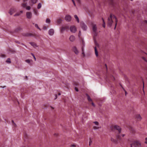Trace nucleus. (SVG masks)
<instances>
[{
    "mask_svg": "<svg viewBox=\"0 0 147 147\" xmlns=\"http://www.w3.org/2000/svg\"><path fill=\"white\" fill-rule=\"evenodd\" d=\"M43 29L44 30H46L47 29V28H46V26H44L43 27Z\"/></svg>",
    "mask_w": 147,
    "mask_h": 147,
    "instance_id": "41",
    "label": "nucleus"
},
{
    "mask_svg": "<svg viewBox=\"0 0 147 147\" xmlns=\"http://www.w3.org/2000/svg\"><path fill=\"white\" fill-rule=\"evenodd\" d=\"M28 0H23V1L24 2H25V1H27Z\"/></svg>",
    "mask_w": 147,
    "mask_h": 147,
    "instance_id": "53",
    "label": "nucleus"
},
{
    "mask_svg": "<svg viewBox=\"0 0 147 147\" xmlns=\"http://www.w3.org/2000/svg\"><path fill=\"white\" fill-rule=\"evenodd\" d=\"M5 87V86H4V87H3V88H4V87Z\"/></svg>",
    "mask_w": 147,
    "mask_h": 147,
    "instance_id": "64",
    "label": "nucleus"
},
{
    "mask_svg": "<svg viewBox=\"0 0 147 147\" xmlns=\"http://www.w3.org/2000/svg\"><path fill=\"white\" fill-rule=\"evenodd\" d=\"M81 34V31H80L79 32V36H80Z\"/></svg>",
    "mask_w": 147,
    "mask_h": 147,
    "instance_id": "43",
    "label": "nucleus"
},
{
    "mask_svg": "<svg viewBox=\"0 0 147 147\" xmlns=\"http://www.w3.org/2000/svg\"><path fill=\"white\" fill-rule=\"evenodd\" d=\"M31 55H32L33 56V57L34 59V60L35 61H36V58L35 56L33 54V53H31Z\"/></svg>",
    "mask_w": 147,
    "mask_h": 147,
    "instance_id": "36",
    "label": "nucleus"
},
{
    "mask_svg": "<svg viewBox=\"0 0 147 147\" xmlns=\"http://www.w3.org/2000/svg\"><path fill=\"white\" fill-rule=\"evenodd\" d=\"M72 49L73 51L74 52V53L76 54L77 55L79 53V51H78V50L77 49V48L76 47H73L72 48Z\"/></svg>",
    "mask_w": 147,
    "mask_h": 147,
    "instance_id": "11",
    "label": "nucleus"
},
{
    "mask_svg": "<svg viewBox=\"0 0 147 147\" xmlns=\"http://www.w3.org/2000/svg\"><path fill=\"white\" fill-rule=\"evenodd\" d=\"M145 143L147 144V141H146V142H145Z\"/></svg>",
    "mask_w": 147,
    "mask_h": 147,
    "instance_id": "61",
    "label": "nucleus"
},
{
    "mask_svg": "<svg viewBox=\"0 0 147 147\" xmlns=\"http://www.w3.org/2000/svg\"><path fill=\"white\" fill-rule=\"evenodd\" d=\"M71 146H72V147H75L76 145L74 144H73L72 145H71Z\"/></svg>",
    "mask_w": 147,
    "mask_h": 147,
    "instance_id": "49",
    "label": "nucleus"
},
{
    "mask_svg": "<svg viewBox=\"0 0 147 147\" xmlns=\"http://www.w3.org/2000/svg\"><path fill=\"white\" fill-rule=\"evenodd\" d=\"M14 125H15V126H16V124L14 123H13Z\"/></svg>",
    "mask_w": 147,
    "mask_h": 147,
    "instance_id": "56",
    "label": "nucleus"
},
{
    "mask_svg": "<svg viewBox=\"0 0 147 147\" xmlns=\"http://www.w3.org/2000/svg\"><path fill=\"white\" fill-rule=\"evenodd\" d=\"M142 58L145 62L146 63H144L146 66L147 65V60L146 59V58L144 57H142Z\"/></svg>",
    "mask_w": 147,
    "mask_h": 147,
    "instance_id": "21",
    "label": "nucleus"
},
{
    "mask_svg": "<svg viewBox=\"0 0 147 147\" xmlns=\"http://www.w3.org/2000/svg\"><path fill=\"white\" fill-rule=\"evenodd\" d=\"M80 26L83 30H86L87 29V27L84 23H81L80 24Z\"/></svg>",
    "mask_w": 147,
    "mask_h": 147,
    "instance_id": "5",
    "label": "nucleus"
},
{
    "mask_svg": "<svg viewBox=\"0 0 147 147\" xmlns=\"http://www.w3.org/2000/svg\"><path fill=\"white\" fill-rule=\"evenodd\" d=\"M75 90L77 92H78V89L76 88H75Z\"/></svg>",
    "mask_w": 147,
    "mask_h": 147,
    "instance_id": "44",
    "label": "nucleus"
},
{
    "mask_svg": "<svg viewBox=\"0 0 147 147\" xmlns=\"http://www.w3.org/2000/svg\"><path fill=\"white\" fill-rule=\"evenodd\" d=\"M70 30L72 33H75L77 31V29L75 26H70Z\"/></svg>",
    "mask_w": 147,
    "mask_h": 147,
    "instance_id": "4",
    "label": "nucleus"
},
{
    "mask_svg": "<svg viewBox=\"0 0 147 147\" xmlns=\"http://www.w3.org/2000/svg\"><path fill=\"white\" fill-rule=\"evenodd\" d=\"M145 22L147 24V21L146 20H145Z\"/></svg>",
    "mask_w": 147,
    "mask_h": 147,
    "instance_id": "59",
    "label": "nucleus"
},
{
    "mask_svg": "<svg viewBox=\"0 0 147 147\" xmlns=\"http://www.w3.org/2000/svg\"><path fill=\"white\" fill-rule=\"evenodd\" d=\"M21 30V28L20 27L17 28L15 29V31L18 32L20 30Z\"/></svg>",
    "mask_w": 147,
    "mask_h": 147,
    "instance_id": "28",
    "label": "nucleus"
},
{
    "mask_svg": "<svg viewBox=\"0 0 147 147\" xmlns=\"http://www.w3.org/2000/svg\"><path fill=\"white\" fill-rule=\"evenodd\" d=\"M54 32V30L53 29H50L49 31V35L52 36L53 35Z\"/></svg>",
    "mask_w": 147,
    "mask_h": 147,
    "instance_id": "12",
    "label": "nucleus"
},
{
    "mask_svg": "<svg viewBox=\"0 0 147 147\" xmlns=\"http://www.w3.org/2000/svg\"><path fill=\"white\" fill-rule=\"evenodd\" d=\"M147 141V138H146L145 139Z\"/></svg>",
    "mask_w": 147,
    "mask_h": 147,
    "instance_id": "58",
    "label": "nucleus"
},
{
    "mask_svg": "<svg viewBox=\"0 0 147 147\" xmlns=\"http://www.w3.org/2000/svg\"><path fill=\"white\" fill-rule=\"evenodd\" d=\"M30 43L31 45L32 46L34 47H37V46L36 44L34 42H30Z\"/></svg>",
    "mask_w": 147,
    "mask_h": 147,
    "instance_id": "18",
    "label": "nucleus"
},
{
    "mask_svg": "<svg viewBox=\"0 0 147 147\" xmlns=\"http://www.w3.org/2000/svg\"><path fill=\"white\" fill-rule=\"evenodd\" d=\"M22 6L23 8L25 7L26 6V3H23L22 4Z\"/></svg>",
    "mask_w": 147,
    "mask_h": 147,
    "instance_id": "29",
    "label": "nucleus"
},
{
    "mask_svg": "<svg viewBox=\"0 0 147 147\" xmlns=\"http://www.w3.org/2000/svg\"><path fill=\"white\" fill-rule=\"evenodd\" d=\"M75 18L76 19V20L77 22L78 23H79L80 21L79 20V18L77 15H75L74 16Z\"/></svg>",
    "mask_w": 147,
    "mask_h": 147,
    "instance_id": "20",
    "label": "nucleus"
},
{
    "mask_svg": "<svg viewBox=\"0 0 147 147\" xmlns=\"http://www.w3.org/2000/svg\"><path fill=\"white\" fill-rule=\"evenodd\" d=\"M94 123L96 125H98V122L97 121H94Z\"/></svg>",
    "mask_w": 147,
    "mask_h": 147,
    "instance_id": "37",
    "label": "nucleus"
},
{
    "mask_svg": "<svg viewBox=\"0 0 147 147\" xmlns=\"http://www.w3.org/2000/svg\"><path fill=\"white\" fill-rule=\"evenodd\" d=\"M92 30L94 32L96 33L97 30V26L96 25L93 23L92 24Z\"/></svg>",
    "mask_w": 147,
    "mask_h": 147,
    "instance_id": "3",
    "label": "nucleus"
},
{
    "mask_svg": "<svg viewBox=\"0 0 147 147\" xmlns=\"http://www.w3.org/2000/svg\"><path fill=\"white\" fill-rule=\"evenodd\" d=\"M15 12V9H14L12 8L10 9L9 13L11 15H12Z\"/></svg>",
    "mask_w": 147,
    "mask_h": 147,
    "instance_id": "15",
    "label": "nucleus"
},
{
    "mask_svg": "<svg viewBox=\"0 0 147 147\" xmlns=\"http://www.w3.org/2000/svg\"><path fill=\"white\" fill-rule=\"evenodd\" d=\"M65 20L67 22H70L71 19V16L69 15L66 16L65 17Z\"/></svg>",
    "mask_w": 147,
    "mask_h": 147,
    "instance_id": "8",
    "label": "nucleus"
},
{
    "mask_svg": "<svg viewBox=\"0 0 147 147\" xmlns=\"http://www.w3.org/2000/svg\"><path fill=\"white\" fill-rule=\"evenodd\" d=\"M84 48H83V47H82V52L84 51Z\"/></svg>",
    "mask_w": 147,
    "mask_h": 147,
    "instance_id": "52",
    "label": "nucleus"
},
{
    "mask_svg": "<svg viewBox=\"0 0 147 147\" xmlns=\"http://www.w3.org/2000/svg\"><path fill=\"white\" fill-rule=\"evenodd\" d=\"M69 29V27L68 26H65L61 28V31L62 32H63L65 30L67 29Z\"/></svg>",
    "mask_w": 147,
    "mask_h": 147,
    "instance_id": "10",
    "label": "nucleus"
},
{
    "mask_svg": "<svg viewBox=\"0 0 147 147\" xmlns=\"http://www.w3.org/2000/svg\"><path fill=\"white\" fill-rule=\"evenodd\" d=\"M15 42L16 43H18V44H20V42H19L18 41L16 40V41H15Z\"/></svg>",
    "mask_w": 147,
    "mask_h": 147,
    "instance_id": "39",
    "label": "nucleus"
},
{
    "mask_svg": "<svg viewBox=\"0 0 147 147\" xmlns=\"http://www.w3.org/2000/svg\"><path fill=\"white\" fill-rule=\"evenodd\" d=\"M107 24L108 26L111 27L112 26V24L113 22L112 19L111 18L109 17L108 19Z\"/></svg>",
    "mask_w": 147,
    "mask_h": 147,
    "instance_id": "2",
    "label": "nucleus"
},
{
    "mask_svg": "<svg viewBox=\"0 0 147 147\" xmlns=\"http://www.w3.org/2000/svg\"><path fill=\"white\" fill-rule=\"evenodd\" d=\"M12 122L14 123V121L13 120H12Z\"/></svg>",
    "mask_w": 147,
    "mask_h": 147,
    "instance_id": "55",
    "label": "nucleus"
},
{
    "mask_svg": "<svg viewBox=\"0 0 147 147\" xmlns=\"http://www.w3.org/2000/svg\"><path fill=\"white\" fill-rule=\"evenodd\" d=\"M41 6H42V5H41V3H39L38 4V5L37 6V8L38 9H40L41 7Z\"/></svg>",
    "mask_w": 147,
    "mask_h": 147,
    "instance_id": "26",
    "label": "nucleus"
},
{
    "mask_svg": "<svg viewBox=\"0 0 147 147\" xmlns=\"http://www.w3.org/2000/svg\"><path fill=\"white\" fill-rule=\"evenodd\" d=\"M30 35V34H26L25 35V36H29Z\"/></svg>",
    "mask_w": 147,
    "mask_h": 147,
    "instance_id": "45",
    "label": "nucleus"
},
{
    "mask_svg": "<svg viewBox=\"0 0 147 147\" xmlns=\"http://www.w3.org/2000/svg\"><path fill=\"white\" fill-rule=\"evenodd\" d=\"M94 129H98V127H96V126H94Z\"/></svg>",
    "mask_w": 147,
    "mask_h": 147,
    "instance_id": "38",
    "label": "nucleus"
},
{
    "mask_svg": "<svg viewBox=\"0 0 147 147\" xmlns=\"http://www.w3.org/2000/svg\"><path fill=\"white\" fill-rule=\"evenodd\" d=\"M23 12L22 11H20L19 12H17L16 14L14 15V16H18L20 15L21 13H22Z\"/></svg>",
    "mask_w": 147,
    "mask_h": 147,
    "instance_id": "16",
    "label": "nucleus"
},
{
    "mask_svg": "<svg viewBox=\"0 0 147 147\" xmlns=\"http://www.w3.org/2000/svg\"><path fill=\"white\" fill-rule=\"evenodd\" d=\"M62 20L61 19H59L57 20V22L59 24H60L61 23Z\"/></svg>",
    "mask_w": 147,
    "mask_h": 147,
    "instance_id": "32",
    "label": "nucleus"
},
{
    "mask_svg": "<svg viewBox=\"0 0 147 147\" xmlns=\"http://www.w3.org/2000/svg\"><path fill=\"white\" fill-rule=\"evenodd\" d=\"M92 102L91 104H92V105L93 106H94V107L95 106V105H94V103L93 102Z\"/></svg>",
    "mask_w": 147,
    "mask_h": 147,
    "instance_id": "42",
    "label": "nucleus"
},
{
    "mask_svg": "<svg viewBox=\"0 0 147 147\" xmlns=\"http://www.w3.org/2000/svg\"><path fill=\"white\" fill-rule=\"evenodd\" d=\"M6 62L8 63H11V61L10 59L9 58H8L6 61Z\"/></svg>",
    "mask_w": 147,
    "mask_h": 147,
    "instance_id": "24",
    "label": "nucleus"
},
{
    "mask_svg": "<svg viewBox=\"0 0 147 147\" xmlns=\"http://www.w3.org/2000/svg\"><path fill=\"white\" fill-rule=\"evenodd\" d=\"M105 65L106 68H107V65L106 64Z\"/></svg>",
    "mask_w": 147,
    "mask_h": 147,
    "instance_id": "63",
    "label": "nucleus"
},
{
    "mask_svg": "<svg viewBox=\"0 0 147 147\" xmlns=\"http://www.w3.org/2000/svg\"><path fill=\"white\" fill-rule=\"evenodd\" d=\"M111 140L112 142H114L115 143H116L117 142V140L113 138H111Z\"/></svg>",
    "mask_w": 147,
    "mask_h": 147,
    "instance_id": "27",
    "label": "nucleus"
},
{
    "mask_svg": "<svg viewBox=\"0 0 147 147\" xmlns=\"http://www.w3.org/2000/svg\"><path fill=\"white\" fill-rule=\"evenodd\" d=\"M82 54L83 55L84 57L85 56V54H84V51L82 52Z\"/></svg>",
    "mask_w": 147,
    "mask_h": 147,
    "instance_id": "48",
    "label": "nucleus"
},
{
    "mask_svg": "<svg viewBox=\"0 0 147 147\" xmlns=\"http://www.w3.org/2000/svg\"><path fill=\"white\" fill-rule=\"evenodd\" d=\"M38 0H31V2L32 3V5L36 3Z\"/></svg>",
    "mask_w": 147,
    "mask_h": 147,
    "instance_id": "22",
    "label": "nucleus"
},
{
    "mask_svg": "<svg viewBox=\"0 0 147 147\" xmlns=\"http://www.w3.org/2000/svg\"><path fill=\"white\" fill-rule=\"evenodd\" d=\"M114 128L115 129L117 130L119 132V134L121 133V129L120 127L117 125H115L114 126Z\"/></svg>",
    "mask_w": 147,
    "mask_h": 147,
    "instance_id": "6",
    "label": "nucleus"
},
{
    "mask_svg": "<svg viewBox=\"0 0 147 147\" xmlns=\"http://www.w3.org/2000/svg\"><path fill=\"white\" fill-rule=\"evenodd\" d=\"M143 90H144V82H143ZM143 92H144V90H143Z\"/></svg>",
    "mask_w": 147,
    "mask_h": 147,
    "instance_id": "46",
    "label": "nucleus"
},
{
    "mask_svg": "<svg viewBox=\"0 0 147 147\" xmlns=\"http://www.w3.org/2000/svg\"><path fill=\"white\" fill-rule=\"evenodd\" d=\"M115 19V28H114V29H115V28H116V26H117V22H118V20H117V18H116Z\"/></svg>",
    "mask_w": 147,
    "mask_h": 147,
    "instance_id": "30",
    "label": "nucleus"
},
{
    "mask_svg": "<svg viewBox=\"0 0 147 147\" xmlns=\"http://www.w3.org/2000/svg\"><path fill=\"white\" fill-rule=\"evenodd\" d=\"M102 20L103 21V26L104 28H105V22L104 20V19H103V18H102Z\"/></svg>",
    "mask_w": 147,
    "mask_h": 147,
    "instance_id": "31",
    "label": "nucleus"
},
{
    "mask_svg": "<svg viewBox=\"0 0 147 147\" xmlns=\"http://www.w3.org/2000/svg\"><path fill=\"white\" fill-rule=\"evenodd\" d=\"M46 22L47 23L49 24L50 22V20L49 18H47L46 20Z\"/></svg>",
    "mask_w": 147,
    "mask_h": 147,
    "instance_id": "25",
    "label": "nucleus"
},
{
    "mask_svg": "<svg viewBox=\"0 0 147 147\" xmlns=\"http://www.w3.org/2000/svg\"><path fill=\"white\" fill-rule=\"evenodd\" d=\"M86 95L87 97V98L89 102H92V99L90 98V96L87 94H86Z\"/></svg>",
    "mask_w": 147,
    "mask_h": 147,
    "instance_id": "17",
    "label": "nucleus"
},
{
    "mask_svg": "<svg viewBox=\"0 0 147 147\" xmlns=\"http://www.w3.org/2000/svg\"><path fill=\"white\" fill-rule=\"evenodd\" d=\"M127 94V93L125 91V95H126Z\"/></svg>",
    "mask_w": 147,
    "mask_h": 147,
    "instance_id": "57",
    "label": "nucleus"
},
{
    "mask_svg": "<svg viewBox=\"0 0 147 147\" xmlns=\"http://www.w3.org/2000/svg\"><path fill=\"white\" fill-rule=\"evenodd\" d=\"M26 61L27 63H30V60L29 59H27V60H26Z\"/></svg>",
    "mask_w": 147,
    "mask_h": 147,
    "instance_id": "35",
    "label": "nucleus"
},
{
    "mask_svg": "<svg viewBox=\"0 0 147 147\" xmlns=\"http://www.w3.org/2000/svg\"><path fill=\"white\" fill-rule=\"evenodd\" d=\"M125 134H122L120 135L119 134H117L116 136V137L117 139L120 141H121L122 140V137H123L125 136Z\"/></svg>",
    "mask_w": 147,
    "mask_h": 147,
    "instance_id": "7",
    "label": "nucleus"
},
{
    "mask_svg": "<svg viewBox=\"0 0 147 147\" xmlns=\"http://www.w3.org/2000/svg\"><path fill=\"white\" fill-rule=\"evenodd\" d=\"M35 26L38 29H39V30H40V29L38 27V25L37 24H35Z\"/></svg>",
    "mask_w": 147,
    "mask_h": 147,
    "instance_id": "34",
    "label": "nucleus"
},
{
    "mask_svg": "<svg viewBox=\"0 0 147 147\" xmlns=\"http://www.w3.org/2000/svg\"><path fill=\"white\" fill-rule=\"evenodd\" d=\"M94 51L96 56L98 57V53L96 47H94Z\"/></svg>",
    "mask_w": 147,
    "mask_h": 147,
    "instance_id": "19",
    "label": "nucleus"
},
{
    "mask_svg": "<svg viewBox=\"0 0 147 147\" xmlns=\"http://www.w3.org/2000/svg\"><path fill=\"white\" fill-rule=\"evenodd\" d=\"M1 56L3 57H5V55H2Z\"/></svg>",
    "mask_w": 147,
    "mask_h": 147,
    "instance_id": "50",
    "label": "nucleus"
},
{
    "mask_svg": "<svg viewBox=\"0 0 147 147\" xmlns=\"http://www.w3.org/2000/svg\"><path fill=\"white\" fill-rule=\"evenodd\" d=\"M31 7L30 6H27L26 7V9L28 10H29L30 9Z\"/></svg>",
    "mask_w": 147,
    "mask_h": 147,
    "instance_id": "33",
    "label": "nucleus"
},
{
    "mask_svg": "<svg viewBox=\"0 0 147 147\" xmlns=\"http://www.w3.org/2000/svg\"><path fill=\"white\" fill-rule=\"evenodd\" d=\"M141 145V143L139 141H134L133 143L131 144V147L133 146L135 147H140Z\"/></svg>",
    "mask_w": 147,
    "mask_h": 147,
    "instance_id": "1",
    "label": "nucleus"
},
{
    "mask_svg": "<svg viewBox=\"0 0 147 147\" xmlns=\"http://www.w3.org/2000/svg\"><path fill=\"white\" fill-rule=\"evenodd\" d=\"M72 1L73 2V3L74 4V6H76V4H75V1H74V0H72Z\"/></svg>",
    "mask_w": 147,
    "mask_h": 147,
    "instance_id": "40",
    "label": "nucleus"
},
{
    "mask_svg": "<svg viewBox=\"0 0 147 147\" xmlns=\"http://www.w3.org/2000/svg\"><path fill=\"white\" fill-rule=\"evenodd\" d=\"M136 118L138 121H140L142 119V117L140 114H138L136 115Z\"/></svg>",
    "mask_w": 147,
    "mask_h": 147,
    "instance_id": "14",
    "label": "nucleus"
},
{
    "mask_svg": "<svg viewBox=\"0 0 147 147\" xmlns=\"http://www.w3.org/2000/svg\"><path fill=\"white\" fill-rule=\"evenodd\" d=\"M32 14L31 13L28 12L26 13V16L27 18L30 19L32 17Z\"/></svg>",
    "mask_w": 147,
    "mask_h": 147,
    "instance_id": "9",
    "label": "nucleus"
},
{
    "mask_svg": "<svg viewBox=\"0 0 147 147\" xmlns=\"http://www.w3.org/2000/svg\"><path fill=\"white\" fill-rule=\"evenodd\" d=\"M109 18H111L112 19H115L116 18H117L114 15H112L111 14L110 16V17Z\"/></svg>",
    "mask_w": 147,
    "mask_h": 147,
    "instance_id": "23",
    "label": "nucleus"
},
{
    "mask_svg": "<svg viewBox=\"0 0 147 147\" xmlns=\"http://www.w3.org/2000/svg\"><path fill=\"white\" fill-rule=\"evenodd\" d=\"M58 94L59 95H61V93H58Z\"/></svg>",
    "mask_w": 147,
    "mask_h": 147,
    "instance_id": "54",
    "label": "nucleus"
},
{
    "mask_svg": "<svg viewBox=\"0 0 147 147\" xmlns=\"http://www.w3.org/2000/svg\"><path fill=\"white\" fill-rule=\"evenodd\" d=\"M55 97H56V98L55 99H56L57 98V95H56V94L55 95Z\"/></svg>",
    "mask_w": 147,
    "mask_h": 147,
    "instance_id": "51",
    "label": "nucleus"
},
{
    "mask_svg": "<svg viewBox=\"0 0 147 147\" xmlns=\"http://www.w3.org/2000/svg\"><path fill=\"white\" fill-rule=\"evenodd\" d=\"M69 39L71 42H73L75 39V37L73 35L69 37Z\"/></svg>",
    "mask_w": 147,
    "mask_h": 147,
    "instance_id": "13",
    "label": "nucleus"
},
{
    "mask_svg": "<svg viewBox=\"0 0 147 147\" xmlns=\"http://www.w3.org/2000/svg\"><path fill=\"white\" fill-rule=\"evenodd\" d=\"M92 142V141L91 140H90V142H89V145H90Z\"/></svg>",
    "mask_w": 147,
    "mask_h": 147,
    "instance_id": "47",
    "label": "nucleus"
},
{
    "mask_svg": "<svg viewBox=\"0 0 147 147\" xmlns=\"http://www.w3.org/2000/svg\"><path fill=\"white\" fill-rule=\"evenodd\" d=\"M83 44L84 45V42H83Z\"/></svg>",
    "mask_w": 147,
    "mask_h": 147,
    "instance_id": "60",
    "label": "nucleus"
},
{
    "mask_svg": "<svg viewBox=\"0 0 147 147\" xmlns=\"http://www.w3.org/2000/svg\"><path fill=\"white\" fill-rule=\"evenodd\" d=\"M21 45H24V44H23V43H21Z\"/></svg>",
    "mask_w": 147,
    "mask_h": 147,
    "instance_id": "62",
    "label": "nucleus"
}]
</instances>
